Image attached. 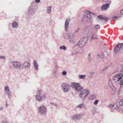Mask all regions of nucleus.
Returning a JSON list of instances; mask_svg holds the SVG:
<instances>
[{"label": "nucleus", "mask_w": 123, "mask_h": 123, "mask_svg": "<svg viewBox=\"0 0 123 123\" xmlns=\"http://www.w3.org/2000/svg\"><path fill=\"white\" fill-rule=\"evenodd\" d=\"M70 86L79 92H80L79 96L82 99H85L86 97L90 93V92L88 89H86L83 90V87L80 86L78 83L71 82Z\"/></svg>", "instance_id": "nucleus-1"}, {"label": "nucleus", "mask_w": 123, "mask_h": 123, "mask_svg": "<svg viewBox=\"0 0 123 123\" xmlns=\"http://www.w3.org/2000/svg\"><path fill=\"white\" fill-rule=\"evenodd\" d=\"M123 74L120 73L116 74L113 77V79L114 81L120 82V85L121 87L123 85Z\"/></svg>", "instance_id": "nucleus-2"}, {"label": "nucleus", "mask_w": 123, "mask_h": 123, "mask_svg": "<svg viewBox=\"0 0 123 123\" xmlns=\"http://www.w3.org/2000/svg\"><path fill=\"white\" fill-rule=\"evenodd\" d=\"M38 112L40 114L45 116L46 114L47 109L44 105H42L39 106L38 108Z\"/></svg>", "instance_id": "nucleus-3"}, {"label": "nucleus", "mask_w": 123, "mask_h": 123, "mask_svg": "<svg viewBox=\"0 0 123 123\" xmlns=\"http://www.w3.org/2000/svg\"><path fill=\"white\" fill-rule=\"evenodd\" d=\"M36 3L34 1L32 2L30 6L29 7L28 10V14L32 15L34 12V7L36 5Z\"/></svg>", "instance_id": "nucleus-4"}, {"label": "nucleus", "mask_w": 123, "mask_h": 123, "mask_svg": "<svg viewBox=\"0 0 123 123\" xmlns=\"http://www.w3.org/2000/svg\"><path fill=\"white\" fill-rule=\"evenodd\" d=\"M123 43H119L116 45L114 48V52L116 54L121 49H123Z\"/></svg>", "instance_id": "nucleus-5"}, {"label": "nucleus", "mask_w": 123, "mask_h": 123, "mask_svg": "<svg viewBox=\"0 0 123 123\" xmlns=\"http://www.w3.org/2000/svg\"><path fill=\"white\" fill-rule=\"evenodd\" d=\"M62 86L65 92H68L70 90V86L66 83H63L62 85Z\"/></svg>", "instance_id": "nucleus-6"}, {"label": "nucleus", "mask_w": 123, "mask_h": 123, "mask_svg": "<svg viewBox=\"0 0 123 123\" xmlns=\"http://www.w3.org/2000/svg\"><path fill=\"white\" fill-rule=\"evenodd\" d=\"M74 34L69 33V34L66 33L65 35L64 38L66 39H70V42L72 43H74V42L72 39L73 37H74Z\"/></svg>", "instance_id": "nucleus-7"}, {"label": "nucleus", "mask_w": 123, "mask_h": 123, "mask_svg": "<svg viewBox=\"0 0 123 123\" xmlns=\"http://www.w3.org/2000/svg\"><path fill=\"white\" fill-rule=\"evenodd\" d=\"M19 67L21 68V69H23L24 68H29L30 67V63L28 62H25L21 64H19Z\"/></svg>", "instance_id": "nucleus-8"}, {"label": "nucleus", "mask_w": 123, "mask_h": 123, "mask_svg": "<svg viewBox=\"0 0 123 123\" xmlns=\"http://www.w3.org/2000/svg\"><path fill=\"white\" fill-rule=\"evenodd\" d=\"M84 37L81 39L78 42V45L80 47H83L86 43L87 42L84 41Z\"/></svg>", "instance_id": "nucleus-9"}, {"label": "nucleus", "mask_w": 123, "mask_h": 123, "mask_svg": "<svg viewBox=\"0 0 123 123\" xmlns=\"http://www.w3.org/2000/svg\"><path fill=\"white\" fill-rule=\"evenodd\" d=\"M4 91L8 96L9 98H11L12 97L11 92L9 89V86H5L4 87Z\"/></svg>", "instance_id": "nucleus-10"}, {"label": "nucleus", "mask_w": 123, "mask_h": 123, "mask_svg": "<svg viewBox=\"0 0 123 123\" xmlns=\"http://www.w3.org/2000/svg\"><path fill=\"white\" fill-rule=\"evenodd\" d=\"M111 0L109 2V3H107L103 5L101 8V9L102 11H106L110 6V4L111 3Z\"/></svg>", "instance_id": "nucleus-11"}, {"label": "nucleus", "mask_w": 123, "mask_h": 123, "mask_svg": "<svg viewBox=\"0 0 123 123\" xmlns=\"http://www.w3.org/2000/svg\"><path fill=\"white\" fill-rule=\"evenodd\" d=\"M97 18L101 21L103 20L105 21L106 23L107 22L109 19V18L103 15H99L97 16Z\"/></svg>", "instance_id": "nucleus-12"}, {"label": "nucleus", "mask_w": 123, "mask_h": 123, "mask_svg": "<svg viewBox=\"0 0 123 123\" xmlns=\"http://www.w3.org/2000/svg\"><path fill=\"white\" fill-rule=\"evenodd\" d=\"M70 21V18H67L64 24L65 29L66 31H67L68 29L69 23Z\"/></svg>", "instance_id": "nucleus-13"}, {"label": "nucleus", "mask_w": 123, "mask_h": 123, "mask_svg": "<svg viewBox=\"0 0 123 123\" xmlns=\"http://www.w3.org/2000/svg\"><path fill=\"white\" fill-rule=\"evenodd\" d=\"M11 63H12V65L13 66L14 68H18L19 69H21V68L19 67V64H21L18 62L17 61H12L11 62Z\"/></svg>", "instance_id": "nucleus-14"}, {"label": "nucleus", "mask_w": 123, "mask_h": 123, "mask_svg": "<svg viewBox=\"0 0 123 123\" xmlns=\"http://www.w3.org/2000/svg\"><path fill=\"white\" fill-rule=\"evenodd\" d=\"M88 22V21H82V23L84 26L83 28V30L84 31H86L87 30H89L88 26L87 25Z\"/></svg>", "instance_id": "nucleus-15"}, {"label": "nucleus", "mask_w": 123, "mask_h": 123, "mask_svg": "<svg viewBox=\"0 0 123 123\" xmlns=\"http://www.w3.org/2000/svg\"><path fill=\"white\" fill-rule=\"evenodd\" d=\"M81 114L75 115L72 116V119L73 120H79L81 118Z\"/></svg>", "instance_id": "nucleus-16"}, {"label": "nucleus", "mask_w": 123, "mask_h": 123, "mask_svg": "<svg viewBox=\"0 0 123 123\" xmlns=\"http://www.w3.org/2000/svg\"><path fill=\"white\" fill-rule=\"evenodd\" d=\"M33 63L35 69L36 70H37L38 69L39 65L37 63V62L34 60L33 61Z\"/></svg>", "instance_id": "nucleus-17"}, {"label": "nucleus", "mask_w": 123, "mask_h": 123, "mask_svg": "<svg viewBox=\"0 0 123 123\" xmlns=\"http://www.w3.org/2000/svg\"><path fill=\"white\" fill-rule=\"evenodd\" d=\"M12 25L13 28H17L18 26V23L16 21L13 22L12 24Z\"/></svg>", "instance_id": "nucleus-18"}, {"label": "nucleus", "mask_w": 123, "mask_h": 123, "mask_svg": "<svg viewBox=\"0 0 123 123\" xmlns=\"http://www.w3.org/2000/svg\"><path fill=\"white\" fill-rule=\"evenodd\" d=\"M105 57V54L104 53H101L100 54L97 55V58H100L101 59Z\"/></svg>", "instance_id": "nucleus-19"}, {"label": "nucleus", "mask_w": 123, "mask_h": 123, "mask_svg": "<svg viewBox=\"0 0 123 123\" xmlns=\"http://www.w3.org/2000/svg\"><path fill=\"white\" fill-rule=\"evenodd\" d=\"M96 36H97L96 34L95 33L93 34L90 38V41H91L93 39H98V38L96 37Z\"/></svg>", "instance_id": "nucleus-20"}, {"label": "nucleus", "mask_w": 123, "mask_h": 123, "mask_svg": "<svg viewBox=\"0 0 123 123\" xmlns=\"http://www.w3.org/2000/svg\"><path fill=\"white\" fill-rule=\"evenodd\" d=\"M96 96L93 94L90 95L88 97L89 99L90 100H92L96 98Z\"/></svg>", "instance_id": "nucleus-21"}, {"label": "nucleus", "mask_w": 123, "mask_h": 123, "mask_svg": "<svg viewBox=\"0 0 123 123\" xmlns=\"http://www.w3.org/2000/svg\"><path fill=\"white\" fill-rule=\"evenodd\" d=\"M37 93L38 94V95H42L43 94V93H44V92L41 90H38L37 91Z\"/></svg>", "instance_id": "nucleus-22"}, {"label": "nucleus", "mask_w": 123, "mask_h": 123, "mask_svg": "<svg viewBox=\"0 0 123 123\" xmlns=\"http://www.w3.org/2000/svg\"><path fill=\"white\" fill-rule=\"evenodd\" d=\"M121 17L120 15V16L119 15L118 16H116L115 15L112 17V18H111L110 20H111V19H112L113 20H116L117 19L118 17Z\"/></svg>", "instance_id": "nucleus-23"}, {"label": "nucleus", "mask_w": 123, "mask_h": 123, "mask_svg": "<svg viewBox=\"0 0 123 123\" xmlns=\"http://www.w3.org/2000/svg\"><path fill=\"white\" fill-rule=\"evenodd\" d=\"M35 98L37 100L39 101L41 100L42 96L40 95H36L35 96Z\"/></svg>", "instance_id": "nucleus-24"}, {"label": "nucleus", "mask_w": 123, "mask_h": 123, "mask_svg": "<svg viewBox=\"0 0 123 123\" xmlns=\"http://www.w3.org/2000/svg\"><path fill=\"white\" fill-rule=\"evenodd\" d=\"M94 73L93 71H91L90 72L88 76L90 79H91L93 77L92 75Z\"/></svg>", "instance_id": "nucleus-25"}, {"label": "nucleus", "mask_w": 123, "mask_h": 123, "mask_svg": "<svg viewBox=\"0 0 123 123\" xmlns=\"http://www.w3.org/2000/svg\"><path fill=\"white\" fill-rule=\"evenodd\" d=\"M52 7L51 6H48L47 7V12L48 13H50L51 12V10Z\"/></svg>", "instance_id": "nucleus-26"}, {"label": "nucleus", "mask_w": 123, "mask_h": 123, "mask_svg": "<svg viewBox=\"0 0 123 123\" xmlns=\"http://www.w3.org/2000/svg\"><path fill=\"white\" fill-rule=\"evenodd\" d=\"M60 49H63L64 50H65L67 49V48L65 46L63 45L60 46Z\"/></svg>", "instance_id": "nucleus-27"}, {"label": "nucleus", "mask_w": 123, "mask_h": 123, "mask_svg": "<svg viewBox=\"0 0 123 123\" xmlns=\"http://www.w3.org/2000/svg\"><path fill=\"white\" fill-rule=\"evenodd\" d=\"M86 77V75H79V78L80 79H83Z\"/></svg>", "instance_id": "nucleus-28"}, {"label": "nucleus", "mask_w": 123, "mask_h": 123, "mask_svg": "<svg viewBox=\"0 0 123 123\" xmlns=\"http://www.w3.org/2000/svg\"><path fill=\"white\" fill-rule=\"evenodd\" d=\"M92 114L93 115L96 111V109L95 107H93L92 110Z\"/></svg>", "instance_id": "nucleus-29"}, {"label": "nucleus", "mask_w": 123, "mask_h": 123, "mask_svg": "<svg viewBox=\"0 0 123 123\" xmlns=\"http://www.w3.org/2000/svg\"><path fill=\"white\" fill-rule=\"evenodd\" d=\"M95 28L96 29H98L100 28V26L99 25L97 24L94 26Z\"/></svg>", "instance_id": "nucleus-30"}, {"label": "nucleus", "mask_w": 123, "mask_h": 123, "mask_svg": "<svg viewBox=\"0 0 123 123\" xmlns=\"http://www.w3.org/2000/svg\"><path fill=\"white\" fill-rule=\"evenodd\" d=\"M88 15L89 16V17L88 16V18H89V23H90L92 21V19H91L92 18L91 16L89 14Z\"/></svg>", "instance_id": "nucleus-31"}, {"label": "nucleus", "mask_w": 123, "mask_h": 123, "mask_svg": "<svg viewBox=\"0 0 123 123\" xmlns=\"http://www.w3.org/2000/svg\"><path fill=\"white\" fill-rule=\"evenodd\" d=\"M83 106V103H82L80 104L79 105H78L77 107V108H79L80 109L82 108V107Z\"/></svg>", "instance_id": "nucleus-32"}, {"label": "nucleus", "mask_w": 123, "mask_h": 123, "mask_svg": "<svg viewBox=\"0 0 123 123\" xmlns=\"http://www.w3.org/2000/svg\"><path fill=\"white\" fill-rule=\"evenodd\" d=\"M119 104L120 106H123V99L121 100L119 102Z\"/></svg>", "instance_id": "nucleus-33"}, {"label": "nucleus", "mask_w": 123, "mask_h": 123, "mask_svg": "<svg viewBox=\"0 0 123 123\" xmlns=\"http://www.w3.org/2000/svg\"><path fill=\"white\" fill-rule=\"evenodd\" d=\"M112 84V86H111L110 87L112 89L111 90L112 91H114L115 92L116 91V90L115 89V88L114 86Z\"/></svg>", "instance_id": "nucleus-34"}, {"label": "nucleus", "mask_w": 123, "mask_h": 123, "mask_svg": "<svg viewBox=\"0 0 123 123\" xmlns=\"http://www.w3.org/2000/svg\"><path fill=\"white\" fill-rule=\"evenodd\" d=\"M89 30H91L93 28V26L92 24H90L88 26Z\"/></svg>", "instance_id": "nucleus-35"}, {"label": "nucleus", "mask_w": 123, "mask_h": 123, "mask_svg": "<svg viewBox=\"0 0 123 123\" xmlns=\"http://www.w3.org/2000/svg\"><path fill=\"white\" fill-rule=\"evenodd\" d=\"M99 101V100H98L97 99H96L94 103V104L95 105H97Z\"/></svg>", "instance_id": "nucleus-36"}, {"label": "nucleus", "mask_w": 123, "mask_h": 123, "mask_svg": "<svg viewBox=\"0 0 123 123\" xmlns=\"http://www.w3.org/2000/svg\"><path fill=\"white\" fill-rule=\"evenodd\" d=\"M7 119L6 118H4V121L2 120V123H7V121L6 120Z\"/></svg>", "instance_id": "nucleus-37"}, {"label": "nucleus", "mask_w": 123, "mask_h": 123, "mask_svg": "<svg viewBox=\"0 0 123 123\" xmlns=\"http://www.w3.org/2000/svg\"><path fill=\"white\" fill-rule=\"evenodd\" d=\"M90 15L91 17L92 16L93 17H95L96 16V15H95L94 13L91 12V13L90 14Z\"/></svg>", "instance_id": "nucleus-38"}, {"label": "nucleus", "mask_w": 123, "mask_h": 123, "mask_svg": "<svg viewBox=\"0 0 123 123\" xmlns=\"http://www.w3.org/2000/svg\"><path fill=\"white\" fill-rule=\"evenodd\" d=\"M86 17L88 18V16H87L85 14H84L83 17L82 18V21H84V18H85Z\"/></svg>", "instance_id": "nucleus-39"}, {"label": "nucleus", "mask_w": 123, "mask_h": 123, "mask_svg": "<svg viewBox=\"0 0 123 123\" xmlns=\"http://www.w3.org/2000/svg\"><path fill=\"white\" fill-rule=\"evenodd\" d=\"M67 73V72L66 71H63L62 73V74L63 75H65Z\"/></svg>", "instance_id": "nucleus-40"}, {"label": "nucleus", "mask_w": 123, "mask_h": 123, "mask_svg": "<svg viewBox=\"0 0 123 123\" xmlns=\"http://www.w3.org/2000/svg\"><path fill=\"white\" fill-rule=\"evenodd\" d=\"M109 107L111 109H112L114 108V105L112 104H110L109 106Z\"/></svg>", "instance_id": "nucleus-41"}, {"label": "nucleus", "mask_w": 123, "mask_h": 123, "mask_svg": "<svg viewBox=\"0 0 123 123\" xmlns=\"http://www.w3.org/2000/svg\"><path fill=\"white\" fill-rule=\"evenodd\" d=\"M85 13H86L87 15L88 14H90L91 12L87 10H86L85 12Z\"/></svg>", "instance_id": "nucleus-42"}, {"label": "nucleus", "mask_w": 123, "mask_h": 123, "mask_svg": "<svg viewBox=\"0 0 123 123\" xmlns=\"http://www.w3.org/2000/svg\"><path fill=\"white\" fill-rule=\"evenodd\" d=\"M114 108L116 110H117L118 109V106H117L116 105H114Z\"/></svg>", "instance_id": "nucleus-43"}, {"label": "nucleus", "mask_w": 123, "mask_h": 123, "mask_svg": "<svg viewBox=\"0 0 123 123\" xmlns=\"http://www.w3.org/2000/svg\"><path fill=\"white\" fill-rule=\"evenodd\" d=\"M46 98V96L45 95V93H43V94L42 95V98L44 99Z\"/></svg>", "instance_id": "nucleus-44"}, {"label": "nucleus", "mask_w": 123, "mask_h": 123, "mask_svg": "<svg viewBox=\"0 0 123 123\" xmlns=\"http://www.w3.org/2000/svg\"><path fill=\"white\" fill-rule=\"evenodd\" d=\"M5 56H0V59H5Z\"/></svg>", "instance_id": "nucleus-45"}, {"label": "nucleus", "mask_w": 123, "mask_h": 123, "mask_svg": "<svg viewBox=\"0 0 123 123\" xmlns=\"http://www.w3.org/2000/svg\"><path fill=\"white\" fill-rule=\"evenodd\" d=\"M80 28L79 27H78L77 29L75 31V32L76 33L78 32L79 31V30H80Z\"/></svg>", "instance_id": "nucleus-46"}, {"label": "nucleus", "mask_w": 123, "mask_h": 123, "mask_svg": "<svg viewBox=\"0 0 123 123\" xmlns=\"http://www.w3.org/2000/svg\"><path fill=\"white\" fill-rule=\"evenodd\" d=\"M110 0H103L102 1L103 2H105L106 3H107L108 2H109V1H109ZM108 3H109V2H108Z\"/></svg>", "instance_id": "nucleus-47"}, {"label": "nucleus", "mask_w": 123, "mask_h": 123, "mask_svg": "<svg viewBox=\"0 0 123 123\" xmlns=\"http://www.w3.org/2000/svg\"><path fill=\"white\" fill-rule=\"evenodd\" d=\"M50 103L53 105H55V106H56L57 105L56 104L54 103H52L51 102Z\"/></svg>", "instance_id": "nucleus-48"}, {"label": "nucleus", "mask_w": 123, "mask_h": 123, "mask_svg": "<svg viewBox=\"0 0 123 123\" xmlns=\"http://www.w3.org/2000/svg\"><path fill=\"white\" fill-rule=\"evenodd\" d=\"M78 53V52L77 51L75 52L74 53H73L72 54V55H76Z\"/></svg>", "instance_id": "nucleus-49"}, {"label": "nucleus", "mask_w": 123, "mask_h": 123, "mask_svg": "<svg viewBox=\"0 0 123 123\" xmlns=\"http://www.w3.org/2000/svg\"><path fill=\"white\" fill-rule=\"evenodd\" d=\"M35 3L36 2L37 3H39L40 1V0H35Z\"/></svg>", "instance_id": "nucleus-50"}, {"label": "nucleus", "mask_w": 123, "mask_h": 123, "mask_svg": "<svg viewBox=\"0 0 123 123\" xmlns=\"http://www.w3.org/2000/svg\"><path fill=\"white\" fill-rule=\"evenodd\" d=\"M120 13L121 15L123 14V9H122L121 10Z\"/></svg>", "instance_id": "nucleus-51"}, {"label": "nucleus", "mask_w": 123, "mask_h": 123, "mask_svg": "<svg viewBox=\"0 0 123 123\" xmlns=\"http://www.w3.org/2000/svg\"><path fill=\"white\" fill-rule=\"evenodd\" d=\"M121 87H120L119 89V90H118V92H117V93H118V94H119V92H120V91H121Z\"/></svg>", "instance_id": "nucleus-52"}, {"label": "nucleus", "mask_w": 123, "mask_h": 123, "mask_svg": "<svg viewBox=\"0 0 123 123\" xmlns=\"http://www.w3.org/2000/svg\"><path fill=\"white\" fill-rule=\"evenodd\" d=\"M82 108H84L85 109H86V107H85V106L84 105V104H83V106H82Z\"/></svg>", "instance_id": "nucleus-53"}, {"label": "nucleus", "mask_w": 123, "mask_h": 123, "mask_svg": "<svg viewBox=\"0 0 123 123\" xmlns=\"http://www.w3.org/2000/svg\"><path fill=\"white\" fill-rule=\"evenodd\" d=\"M120 72L122 73L123 72V68L122 69H121Z\"/></svg>", "instance_id": "nucleus-54"}, {"label": "nucleus", "mask_w": 123, "mask_h": 123, "mask_svg": "<svg viewBox=\"0 0 123 123\" xmlns=\"http://www.w3.org/2000/svg\"><path fill=\"white\" fill-rule=\"evenodd\" d=\"M6 102H7V101H6ZM6 107H7L8 106V104H7V102L6 103Z\"/></svg>", "instance_id": "nucleus-55"}, {"label": "nucleus", "mask_w": 123, "mask_h": 123, "mask_svg": "<svg viewBox=\"0 0 123 123\" xmlns=\"http://www.w3.org/2000/svg\"><path fill=\"white\" fill-rule=\"evenodd\" d=\"M3 108L2 107H0V110H2Z\"/></svg>", "instance_id": "nucleus-56"}, {"label": "nucleus", "mask_w": 123, "mask_h": 123, "mask_svg": "<svg viewBox=\"0 0 123 123\" xmlns=\"http://www.w3.org/2000/svg\"><path fill=\"white\" fill-rule=\"evenodd\" d=\"M88 58H89V62H90V61H91V60L90 59V57H88Z\"/></svg>", "instance_id": "nucleus-57"}, {"label": "nucleus", "mask_w": 123, "mask_h": 123, "mask_svg": "<svg viewBox=\"0 0 123 123\" xmlns=\"http://www.w3.org/2000/svg\"><path fill=\"white\" fill-rule=\"evenodd\" d=\"M91 55V53H89L88 54V56H89V57Z\"/></svg>", "instance_id": "nucleus-58"}, {"label": "nucleus", "mask_w": 123, "mask_h": 123, "mask_svg": "<svg viewBox=\"0 0 123 123\" xmlns=\"http://www.w3.org/2000/svg\"><path fill=\"white\" fill-rule=\"evenodd\" d=\"M35 27H37V25H35Z\"/></svg>", "instance_id": "nucleus-59"}, {"label": "nucleus", "mask_w": 123, "mask_h": 123, "mask_svg": "<svg viewBox=\"0 0 123 123\" xmlns=\"http://www.w3.org/2000/svg\"><path fill=\"white\" fill-rule=\"evenodd\" d=\"M86 38L87 39V41L88 40V37H86Z\"/></svg>", "instance_id": "nucleus-60"}, {"label": "nucleus", "mask_w": 123, "mask_h": 123, "mask_svg": "<svg viewBox=\"0 0 123 123\" xmlns=\"http://www.w3.org/2000/svg\"><path fill=\"white\" fill-rule=\"evenodd\" d=\"M120 83L119 82H118V84L119 85H120Z\"/></svg>", "instance_id": "nucleus-61"}, {"label": "nucleus", "mask_w": 123, "mask_h": 123, "mask_svg": "<svg viewBox=\"0 0 123 123\" xmlns=\"http://www.w3.org/2000/svg\"><path fill=\"white\" fill-rule=\"evenodd\" d=\"M109 80H110V81H111V79H109Z\"/></svg>", "instance_id": "nucleus-62"}, {"label": "nucleus", "mask_w": 123, "mask_h": 123, "mask_svg": "<svg viewBox=\"0 0 123 123\" xmlns=\"http://www.w3.org/2000/svg\"><path fill=\"white\" fill-rule=\"evenodd\" d=\"M111 111H112V112H113V111L112 110H111Z\"/></svg>", "instance_id": "nucleus-63"}, {"label": "nucleus", "mask_w": 123, "mask_h": 123, "mask_svg": "<svg viewBox=\"0 0 123 123\" xmlns=\"http://www.w3.org/2000/svg\"><path fill=\"white\" fill-rule=\"evenodd\" d=\"M121 65L122 66V67H123V65Z\"/></svg>", "instance_id": "nucleus-64"}]
</instances>
